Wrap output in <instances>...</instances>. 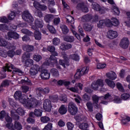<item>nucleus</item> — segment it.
<instances>
[{"label": "nucleus", "instance_id": "obj_1", "mask_svg": "<svg viewBox=\"0 0 130 130\" xmlns=\"http://www.w3.org/2000/svg\"><path fill=\"white\" fill-rule=\"evenodd\" d=\"M14 98L16 100H19V102L23 105L24 107H26L28 109L30 108H35L37 107L42 102L41 101L36 100L34 98L29 99L26 95H22L21 91H16L14 94Z\"/></svg>", "mask_w": 130, "mask_h": 130}, {"label": "nucleus", "instance_id": "obj_2", "mask_svg": "<svg viewBox=\"0 0 130 130\" xmlns=\"http://www.w3.org/2000/svg\"><path fill=\"white\" fill-rule=\"evenodd\" d=\"M43 27V21L41 19H36L35 21V25H32L31 28L36 30L34 32V36L36 40H41L42 35L41 32L37 30V28H42Z\"/></svg>", "mask_w": 130, "mask_h": 130}, {"label": "nucleus", "instance_id": "obj_3", "mask_svg": "<svg viewBox=\"0 0 130 130\" xmlns=\"http://www.w3.org/2000/svg\"><path fill=\"white\" fill-rule=\"evenodd\" d=\"M106 77H107L108 79L107 78L105 80V83L107 84V85H108V86H109V87H110V88H112V89H113V88L115 87V83L112 81H114V80L117 79V75L115 72L111 71L106 74Z\"/></svg>", "mask_w": 130, "mask_h": 130}, {"label": "nucleus", "instance_id": "obj_4", "mask_svg": "<svg viewBox=\"0 0 130 130\" xmlns=\"http://www.w3.org/2000/svg\"><path fill=\"white\" fill-rule=\"evenodd\" d=\"M10 104L13 107L12 110L11 111V116L14 117L15 119H19V116L17 115V113L19 115H24L25 114V111L21 108H18L17 109V107L15 105V103L13 101V100H11V101L10 102Z\"/></svg>", "mask_w": 130, "mask_h": 130}, {"label": "nucleus", "instance_id": "obj_5", "mask_svg": "<svg viewBox=\"0 0 130 130\" xmlns=\"http://www.w3.org/2000/svg\"><path fill=\"white\" fill-rule=\"evenodd\" d=\"M11 70H14L13 71V74H17L19 76H22L23 75V72L21 70L16 68L14 67V65L11 63H7L6 66L3 67V72H12Z\"/></svg>", "mask_w": 130, "mask_h": 130}, {"label": "nucleus", "instance_id": "obj_6", "mask_svg": "<svg viewBox=\"0 0 130 130\" xmlns=\"http://www.w3.org/2000/svg\"><path fill=\"white\" fill-rule=\"evenodd\" d=\"M46 62H44L42 66H39L38 64H35L31 67L29 70V74L31 77H34L36 76L40 72L42 71V68L45 67L46 68Z\"/></svg>", "mask_w": 130, "mask_h": 130}, {"label": "nucleus", "instance_id": "obj_7", "mask_svg": "<svg viewBox=\"0 0 130 130\" xmlns=\"http://www.w3.org/2000/svg\"><path fill=\"white\" fill-rule=\"evenodd\" d=\"M4 117L6 120V126L10 129L13 126V123H12V118L9 116V114L6 113L5 111H2L0 112V119H3Z\"/></svg>", "mask_w": 130, "mask_h": 130}, {"label": "nucleus", "instance_id": "obj_8", "mask_svg": "<svg viewBox=\"0 0 130 130\" xmlns=\"http://www.w3.org/2000/svg\"><path fill=\"white\" fill-rule=\"evenodd\" d=\"M103 86H104L103 80L99 79L91 84V88L93 89V90H100L101 91L104 92L106 91V89L103 88Z\"/></svg>", "mask_w": 130, "mask_h": 130}, {"label": "nucleus", "instance_id": "obj_9", "mask_svg": "<svg viewBox=\"0 0 130 130\" xmlns=\"http://www.w3.org/2000/svg\"><path fill=\"white\" fill-rule=\"evenodd\" d=\"M46 62V67H45V66H43L42 70L41 71V77L42 79H43V80H47V79L50 77V74L48 73L47 70H45L44 69H46L48 66L50 67H53V66H54V64L55 65V64H53V63L51 62L49 63V62Z\"/></svg>", "mask_w": 130, "mask_h": 130}, {"label": "nucleus", "instance_id": "obj_10", "mask_svg": "<svg viewBox=\"0 0 130 130\" xmlns=\"http://www.w3.org/2000/svg\"><path fill=\"white\" fill-rule=\"evenodd\" d=\"M48 50L50 51V52L52 53V55L50 56V60H51V63L55 64L56 67H57L58 69H60L59 67H58V64L57 63V60H56V58L55 56H57V53L55 51V48L53 46H49L48 47Z\"/></svg>", "mask_w": 130, "mask_h": 130}, {"label": "nucleus", "instance_id": "obj_11", "mask_svg": "<svg viewBox=\"0 0 130 130\" xmlns=\"http://www.w3.org/2000/svg\"><path fill=\"white\" fill-rule=\"evenodd\" d=\"M22 17V19L24 21L28 22L29 25H30V26H32V23L33 21H34V19H33V17L31 16V14L29 13V11H28V10L24 11Z\"/></svg>", "mask_w": 130, "mask_h": 130}, {"label": "nucleus", "instance_id": "obj_12", "mask_svg": "<svg viewBox=\"0 0 130 130\" xmlns=\"http://www.w3.org/2000/svg\"><path fill=\"white\" fill-rule=\"evenodd\" d=\"M30 54L28 52H26L22 56V59L25 60L24 66L25 67H31L34 63L33 60L29 59Z\"/></svg>", "mask_w": 130, "mask_h": 130}, {"label": "nucleus", "instance_id": "obj_13", "mask_svg": "<svg viewBox=\"0 0 130 130\" xmlns=\"http://www.w3.org/2000/svg\"><path fill=\"white\" fill-rule=\"evenodd\" d=\"M105 26H107V27H112V22H111V20L109 19H106L100 21L98 23V28H103Z\"/></svg>", "mask_w": 130, "mask_h": 130}, {"label": "nucleus", "instance_id": "obj_14", "mask_svg": "<svg viewBox=\"0 0 130 130\" xmlns=\"http://www.w3.org/2000/svg\"><path fill=\"white\" fill-rule=\"evenodd\" d=\"M88 72H89V67H84L82 69H78L74 77L75 79H80L83 75L87 74Z\"/></svg>", "mask_w": 130, "mask_h": 130}, {"label": "nucleus", "instance_id": "obj_15", "mask_svg": "<svg viewBox=\"0 0 130 130\" xmlns=\"http://www.w3.org/2000/svg\"><path fill=\"white\" fill-rule=\"evenodd\" d=\"M91 6L93 10L96 12H99L100 14H104L105 13V8L100 7V5L96 3H92Z\"/></svg>", "mask_w": 130, "mask_h": 130}, {"label": "nucleus", "instance_id": "obj_16", "mask_svg": "<svg viewBox=\"0 0 130 130\" xmlns=\"http://www.w3.org/2000/svg\"><path fill=\"white\" fill-rule=\"evenodd\" d=\"M67 89L71 91V92L77 93L79 91V89L80 90L83 89V84L80 83H76L74 87H67Z\"/></svg>", "mask_w": 130, "mask_h": 130}, {"label": "nucleus", "instance_id": "obj_17", "mask_svg": "<svg viewBox=\"0 0 130 130\" xmlns=\"http://www.w3.org/2000/svg\"><path fill=\"white\" fill-rule=\"evenodd\" d=\"M62 57L64 59V60L60 59L59 60V63L61 66H62L63 68H66V66H68L70 65V62L69 61V59L68 58V56H67V54H62Z\"/></svg>", "mask_w": 130, "mask_h": 130}, {"label": "nucleus", "instance_id": "obj_18", "mask_svg": "<svg viewBox=\"0 0 130 130\" xmlns=\"http://www.w3.org/2000/svg\"><path fill=\"white\" fill-rule=\"evenodd\" d=\"M69 111L72 115H75L78 112V108L76 107L73 103H70L69 105Z\"/></svg>", "mask_w": 130, "mask_h": 130}, {"label": "nucleus", "instance_id": "obj_19", "mask_svg": "<svg viewBox=\"0 0 130 130\" xmlns=\"http://www.w3.org/2000/svg\"><path fill=\"white\" fill-rule=\"evenodd\" d=\"M44 109L45 111L49 112L51 111V102L49 100H46L43 104Z\"/></svg>", "mask_w": 130, "mask_h": 130}, {"label": "nucleus", "instance_id": "obj_20", "mask_svg": "<svg viewBox=\"0 0 130 130\" xmlns=\"http://www.w3.org/2000/svg\"><path fill=\"white\" fill-rule=\"evenodd\" d=\"M34 7L37 10H40V11H46V10H47V7L46 6L41 4L37 1L34 3Z\"/></svg>", "mask_w": 130, "mask_h": 130}, {"label": "nucleus", "instance_id": "obj_21", "mask_svg": "<svg viewBox=\"0 0 130 130\" xmlns=\"http://www.w3.org/2000/svg\"><path fill=\"white\" fill-rule=\"evenodd\" d=\"M128 45H129L128 39L127 38H123L120 43V47H122V48H127Z\"/></svg>", "mask_w": 130, "mask_h": 130}, {"label": "nucleus", "instance_id": "obj_22", "mask_svg": "<svg viewBox=\"0 0 130 130\" xmlns=\"http://www.w3.org/2000/svg\"><path fill=\"white\" fill-rule=\"evenodd\" d=\"M107 36L110 39H114L118 36V34L116 31L114 30H109L107 33Z\"/></svg>", "mask_w": 130, "mask_h": 130}, {"label": "nucleus", "instance_id": "obj_23", "mask_svg": "<svg viewBox=\"0 0 130 130\" xmlns=\"http://www.w3.org/2000/svg\"><path fill=\"white\" fill-rule=\"evenodd\" d=\"M35 115L37 117L41 116V115H42V110L36 109L34 113L30 112L29 113V116H30V117H34Z\"/></svg>", "mask_w": 130, "mask_h": 130}, {"label": "nucleus", "instance_id": "obj_24", "mask_svg": "<svg viewBox=\"0 0 130 130\" xmlns=\"http://www.w3.org/2000/svg\"><path fill=\"white\" fill-rule=\"evenodd\" d=\"M67 22L69 24V25L71 24V27L72 29H75V19H74V17L68 15L66 17Z\"/></svg>", "mask_w": 130, "mask_h": 130}, {"label": "nucleus", "instance_id": "obj_25", "mask_svg": "<svg viewBox=\"0 0 130 130\" xmlns=\"http://www.w3.org/2000/svg\"><path fill=\"white\" fill-rule=\"evenodd\" d=\"M8 39L10 40H11L12 38H13L14 39H19V38L20 37V35L18 34V33L14 32H8Z\"/></svg>", "mask_w": 130, "mask_h": 130}, {"label": "nucleus", "instance_id": "obj_26", "mask_svg": "<svg viewBox=\"0 0 130 130\" xmlns=\"http://www.w3.org/2000/svg\"><path fill=\"white\" fill-rule=\"evenodd\" d=\"M77 8L81 10L84 13H88L89 12V9H88V8L84 5V3H79L77 7Z\"/></svg>", "mask_w": 130, "mask_h": 130}, {"label": "nucleus", "instance_id": "obj_27", "mask_svg": "<svg viewBox=\"0 0 130 130\" xmlns=\"http://www.w3.org/2000/svg\"><path fill=\"white\" fill-rule=\"evenodd\" d=\"M9 47H10L11 48L10 49L11 50L8 51V52L7 53V54L10 57H13V56L15 55V51L14 50L16 49V47L14 46L13 45H10V46H9Z\"/></svg>", "mask_w": 130, "mask_h": 130}, {"label": "nucleus", "instance_id": "obj_28", "mask_svg": "<svg viewBox=\"0 0 130 130\" xmlns=\"http://www.w3.org/2000/svg\"><path fill=\"white\" fill-rule=\"evenodd\" d=\"M92 98L93 105H94V106H97L98 105L99 100H100V99H102V98H103L99 97L97 95H93Z\"/></svg>", "mask_w": 130, "mask_h": 130}, {"label": "nucleus", "instance_id": "obj_29", "mask_svg": "<svg viewBox=\"0 0 130 130\" xmlns=\"http://www.w3.org/2000/svg\"><path fill=\"white\" fill-rule=\"evenodd\" d=\"M70 48H72V45L70 44H67L66 43H62L60 46V49L61 50H67Z\"/></svg>", "mask_w": 130, "mask_h": 130}, {"label": "nucleus", "instance_id": "obj_30", "mask_svg": "<svg viewBox=\"0 0 130 130\" xmlns=\"http://www.w3.org/2000/svg\"><path fill=\"white\" fill-rule=\"evenodd\" d=\"M11 45L8 44L7 41H6L3 38H0V46H4L8 48L9 49H11V48L9 47Z\"/></svg>", "mask_w": 130, "mask_h": 130}, {"label": "nucleus", "instance_id": "obj_31", "mask_svg": "<svg viewBox=\"0 0 130 130\" xmlns=\"http://www.w3.org/2000/svg\"><path fill=\"white\" fill-rule=\"evenodd\" d=\"M113 96L114 95L111 94V93H107L105 95L104 99H105V100H107L108 102H112Z\"/></svg>", "mask_w": 130, "mask_h": 130}, {"label": "nucleus", "instance_id": "obj_32", "mask_svg": "<svg viewBox=\"0 0 130 130\" xmlns=\"http://www.w3.org/2000/svg\"><path fill=\"white\" fill-rule=\"evenodd\" d=\"M121 98L124 101H128L130 100V94L129 93H123L121 95Z\"/></svg>", "mask_w": 130, "mask_h": 130}, {"label": "nucleus", "instance_id": "obj_33", "mask_svg": "<svg viewBox=\"0 0 130 130\" xmlns=\"http://www.w3.org/2000/svg\"><path fill=\"white\" fill-rule=\"evenodd\" d=\"M59 112L60 113V114H66L67 113V112L68 111L67 109V107L66 106L62 105L60 108L59 109Z\"/></svg>", "mask_w": 130, "mask_h": 130}, {"label": "nucleus", "instance_id": "obj_34", "mask_svg": "<svg viewBox=\"0 0 130 130\" xmlns=\"http://www.w3.org/2000/svg\"><path fill=\"white\" fill-rule=\"evenodd\" d=\"M129 121H130V117L126 116L121 119V124H122V125H125L127 124V122H129Z\"/></svg>", "mask_w": 130, "mask_h": 130}, {"label": "nucleus", "instance_id": "obj_35", "mask_svg": "<svg viewBox=\"0 0 130 130\" xmlns=\"http://www.w3.org/2000/svg\"><path fill=\"white\" fill-rule=\"evenodd\" d=\"M112 102H114V103H116L117 104H118L119 103H121V100L119 96L114 95H113Z\"/></svg>", "mask_w": 130, "mask_h": 130}, {"label": "nucleus", "instance_id": "obj_36", "mask_svg": "<svg viewBox=\"0 0 130 130\" xmlns=\"http://www.w3.org/2000/svg\"><path fill=\"white\" fill-rule=\"evenodd\" d=\"M11 84V81L9 80H5L4 81L1 85H0V91H2L3 90V87H7L9 86Z\"/></svg>", "mask_w": 130, "mask_h": 130}, {"label": "nucleus", "instance_id": "obj_37", "mask_svg": "<svg viewBox=\"0 0 130 130\" xmlns=\"http://www.w3.org/2000/svg\"><path fill=\"white\" fill-rule=\"evenodd\" d=\"M23 50L27 51V52H29V51H33V50H34V47L29 45H25L23 47Z\"/></svg>", "mask_w": 130, "mask_h": 130}, {"label": "nucleus", "instance_id": "obj_38", "mask_svg": "<svg viewBox=\"0 0 130 130\" xmlns=\"http://www.w3.org/2000/svg\"><path fill=\"white\" fill-rule=\"evenodd\" d=\"M112 12L113 13L114 15H115V16H118V15H119L120 13L119 9H118V8L115 6H113L112 8Z\"/></svg>", "mask_w": 130, "mask_h": 130}, {"label": "nucleus", "instance_id": "obj_39", "mask_svg": "<svg viewBox=\"0 0 130 130\" xmlns=\"http://www.w3.org/2000/svg\"><path fill=\"white\" fill-rule=\"evenodd\" d=\"M49 10L50 13H55V9L53 8H50V6H54V1L53 0H49Z\"/></svg>", "mask_w": 130, "mask_h": 130}, {"label": "nucleus", "instance_id": "obj_40", "mask_svg": "<svg viewBox=\"0 0 130 130\" xmlns=\"http://www.w3.org/2000/svg\"><path fill=\"white\" fill-rule=\"evenodd\" d=\"M63 39L65 41H67V42H73L74 40H75V39H74V37L69 36H64L63 37Z\"/></svg>", "mask_w": 130, "mask_h": 130}, {"label": "nucleus", "instance_id": "obj_41", "mask_svg": "<svg viewBox=\"0 0 130 130\" xmlns=\"http://www.w3.org/2000/svg\"><path fill=\"white\" fill-rule=\"evenodd\" d=\"M60 27L61 28L63 34H67V33H69V28H68V27L65 25L61 24L60 25Z\"/></svg>", "mask_w": 130, "mask_h": 130}, {"label": "nucleus", "instance_id": "obj_42", "mask_svg": "<svg viewBox=\"0 0 130 130\" xmlns=\"http://www.w3.org/2000/svg\"><path fill=\"white\" fill-rule=\"evenodd\" d=\"M70 58L75 60V61H79L80 60V56L77 54H74L70 56Z\"/></svg>", "mask_w": 130, "mask_h": 130}, {"label": "nucleus", "instance_id": "obj_43", "mask_svg": "<svg viewBox=\"0 0 130 130\" xmlns=\"http://www.w3.org/2000/svg\"><path fill=\"white\" fill-rule=\"evenodd\" d=\"M52 43H53V45H54L55 46H56L58 45V44H59V43H60V40L59 39H58V38H54L52 40Z\"/></svg>", "mask_w": 130, "mask_h": 130}, {"label": "nucleus", "instance_id": "obj_44", "mask_svg": "<svg viewBox=\"0 0 130 130\" xmlns=\"http://www.w3.org/2000/svg\"><path fill=\"white\" fill-rule=\"evenodd\" d=\"M52 19H53V15L52 14H47L45 16V21L48 23Z\"/></svg>", "mask_w": 130, "mask_h": 130}, {"label": "nucleus", "instance_id": "obj_45", "mask_svg": "<svg viewBox=\"0 0 130 130\" xmlns=\"http://www.w3.org/2000/svg\"><path fill=\"white\" fill-rule=\"evenodd\" d=\"M112 25H114V26H118L119 25V21L117 18L113 17L111 18Z\"/></svg>", "mask_w": 130, "mask_h": 130}, {"label": "nucleus", "instance_id": "obj_46", "mask_svg": "<svg viewBox=\"0 0 130 130\" xmlns=\"http://www.w3.org/2000/svg\"><path fill=\"white\" fill-rule=\"evenodd\" d=\"M51 74H52L54 77H58L59 73L56 69H52L51 70Z\"/></svg>", "mask_w": 130, "mask_h": 130}, {"label": "nucleus", "instance_id": "obj_47", "mask_svg": "<svg viewBox=\"0 0 130 130\" xmlns=\"http://www.w3.org/2000/svg\"><path fill=\"white\" fill-rule=\"evenodd\" d=\"M50 120V118L47 116H44L41 118V121L43 122V123H47Z\"/></svg>", "mask_w": 130, "mask_h": 130}, {"label": "nucleus", "instance_id": "obj_48", "mask_svg": "<svg viewBox=\"0 0 130 130\" xmlns=\"http://www.w3.org/2000/svg\"><path fill=\"white\" fill-rule=\"evenodd\" d=\"M116 86L119 91L121 92H124V88H123V86H122L121 83L119 82L117 83Z\"/></svg>", "mask_w": 130, "mask_h": 130}, {"label": "nucleus", "instance_id": "obj_49", "mask_svg": "<svg viewBox=\"0 0 130 130\" xmlns=\"http://www.w3.org/2000/svg\"><path fill=\"white\" fill-rule=\"evenodd\" d=\"M48 29L51 33H52L53 34H54L56 33V30H55V28L53 27V26L50 25H48Z\"/></svg>", "mask_w": 130, "mask_h": 130}, {"label": "nucleus", "instance_id": "obj_50", "mask_svg": "<svg viewBox=\"0 0 130 130\" xmlns=\"http://www.w3.org/2000/svg\"><path fill=\"white\" fill-rule=\"evenodd\" d=\"M15 17H16V14L14 11H11L8 16V19L9 20H14Z\"/></svg>", "mask_w": 130, "mask_h": 130}, {"label": "nucleus", "instance_id": "obj_51", "mask_svg": "<svg viewBox=\"0 0 130 130\" xmlns=\"http://www.w3.org/2000/svg\"><path fill=\"white\" fill-rule=\"evenodd\" d=\"M67 125L68 130H73L75 126V125L71 122H68L67 123Z\"/></svg>", "mask_w": 130, "mask_h": 130}, {"label": "nucleus", "instance_id": "obj_52", "mask_svg": "<svg viewBox=\"0 0 130 130\" xmlns=\"http://www.w3.org/2000/svg\"><path fill=\"white\" fill-rule=\"evenodd\" d=\"M52 129V123H48L43 129V130H51Z\"/></svg>", "mask_w": 130, "mask_h": 130}, {"label": "nucleus", "instance_id": "obj_53", "mask_svg": "<svg viewBox=\"0 0 130 130\" xmlns=\"http://www.w3.org/2000/svg\"><path fill=\"white\" fill-rule=\"evenodd\" d=\"M89 20H92V16L86 15L82 17V21H89Z\"/></svg>", "mask_w": 130, "mask_h": 130}, {"label": "nucleus", "instance_id": "obj_54", "mask_svg": "<svg viewBox=\"0 0 130 130\" xmlns=\"http://www.w3.org/2000/svg\"><path fill=\"white\" fill-rule=\"evenodd\" d=\"M38 90L40 91V92H42V93H44L45 94L49 93V89H48V88H45L44 89L39 88Z\"/></svg>", "mask_w": 130, "mask_h": 130}, {"label": "nucleus", "instance_id": "obj_55", "mask_svg": "<svg viewBox=\"0 0 130 130\" xmlns=\"http://www.w3.org/2000/svg\"><path fill=\"white\" fill-rule=\"evenodd\" d=\"M87 107L89 110V111L92 112L93 111V105L91 102H88L86 104Z\"/></svg>", "mask_w": 130, "mask_h": 130}, {"label": "nucleus", "instance_id": "obj_56", "mask_svg": "<svg viewBox=\"0 0 130 130\" xmlns=\"http://www.w3.org/2000/svg\"><path fill=\"white\" fill-rule=\"evenodd\" d=\"M106 67V64L99 63L96 65V69L100 70V69H104Z\"/></svg>", "mask_w": 130, "mask_h": 130}, {"label": "nucleus", "instance_id": "obj_57", "mask_svg": "<svg viewBox=\"0 0 130 130\" xmlns=\"http://www.w3.org/2000/svg\"><path fill=\"white\" fill-rule=\"evenodd\" d=\"M21 31L23 34H27V35H32V34H33V32L29 31L27 29H23L21 30Z\"/></svg>", "mask_w": 130, "mask_h": 130}, {"label": "nucleus", "instance_id": "obj_58", "mask_svg": "<svg viewBox=\"0 0 130 130\" xmlns=\"http://www.w3.org/2000/svg\"><path fill=\"white\" fill-rule=\"evenodd\" d=\"M42 58V57H41L40 55H35L34 56V59L36 61H40V60H41V59Z\"/></svg>", "mask_w": 130, "mask_h": 130}, {"label": "nucleus", "instance_id": "obj_59", "mask_svg": "<svg viewBox=\"0 0 130 130\" xmlns=\"http://www.w3.org/2000/svg\"><path fill=\"white\" fill-rule=\"evenodd\" d=\"M0 55L3 57H6L7 56V51L0 49Z\"/></svg>", "mask_w": 130, "mask_h": 130}, {"label": "nucleus", "instance_id": "obj_60", "mask_svg": "<svg viewBox=\"0 0 130 130\" xmlns=\"http://www.w3.org/2000/svg\"><path fill=\"white\" fill-rule=\"evenodd\" d=\"M50 99L52 101V102H57V100H58V98L57 95H54L53 96H50Z\"/></svg>", "mask_w": 130, "mask_h": 130}, {"label": "nucleus", "instance_id": "obj_61", "mask_svg": "<svg viewBox=\"0 0 130 130\" xmlns=\"http://www.w3.org/2000/svg\"><path fill=\"white\" fill-rule=\"evenodd\" d=\"M21 90L23 93H27L29 91V87L27 86H23L21 87Z\"/></svg>", "mask_w": 130, "mask_h": 130}, {"label": "nucleus", "instance_id": "obj_62", "mask_svg": "<svg viewBox=\"0 0 130 130\" xmlns=\"http://www.w3.org/2000/svg\"><path fill=\"white\" fill-rule=\"evenodd\" d=\"M8 28L7 27V26L5 24H0V30L1 31H5V30H7Z\"/></svg>", "mask_w": 130, "mask_h": 130}, {"label": "nucleus", "instance_id": "obj_63", "mask_svg": "<svg viewBox=\"0 0 130 130\" xmlns=\"http://www.w3.org/2000/svg\"><path fill=\"white\" fill-rule=\"evenodd\" d=\"M0 22L2 23H7L8 22V19L6 17V16H3L0 17Z\"/></svg>", "mask_w": 130, "mask_h": 130}, {"label": "nucleus", "instance_id": "obj_64", "mask_svg": "<svg viewBox=\"0 0 130 130\" xmlns=\"http://www.w3.org/2000/svg\"><path fill=\"white\" fill-rule=\"evenodd\" d=\"M60 22V19L58 17L54 19V25H58Z\"/></svg>", "mask_w": 130, "mask_h": 130}]
</instances>
